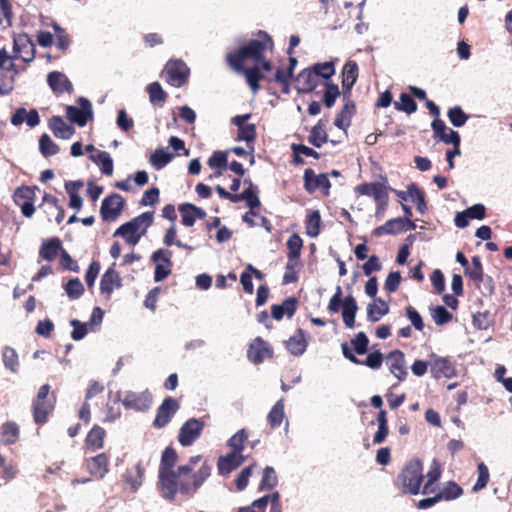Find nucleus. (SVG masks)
<instances>
[{"mask_svg":"<svg viewBox=\"0 0 512 512\" xmlns=\"http://www.w3.org/2000/svg\"><path fill=\"white\" fill-rule=\"evenodd\" d=\"M177 451L168 446L161 455L158 469V488L163 498L175 500L177 494L193 497L212 473V463L203 455L191 456L187 463L177 466Z\"/></svg>","mask_w":512,"mask_h":512,"instance_id":"1","label":"nucleus"},{"mask_svg":"<svg viewBox=\"0 0 512 512\" xmlns=\"http://www.w3.org/2000/svg\"><path fill=\"white\" fill-rule=\"evenodd\" d=\"M255 39H250L237 49L225 55V61L232 71L243 70V66L254 65L258 60L263 59L267 51L272 52L274 41L272 37L263 30H259Z\"/></svg>","mask_w":512,"mask_h":512,"instance_id":"2","label":"nucleus"},{"mask_svg":"<svg viewBox=\"0 0 512 512\" xmlns=\"http://www.w3.org/2000/svg\"><path fill=\"white\" fill-rule=\"evenodd\" d=\"M57 402L54 391L49 384L40 386L32 401L33 420L37 425H44L48 422L49 416L53 413Z\"/></svg>","mask_w":512,"mask_h":512,"instance_id":"3","label":"nucleus"},{"mask_svg":"<svg viewBox=\"0 0 512 512\" xmlns=\"http://www.w3.org/2000/svg\"><path fill=\"white\" fill-rule=\"evenodd\" d=\"M153 223V212H144L118 227L113 236H121L125 242L135 246Z\"/></svg>","mask_w":512,"mask_h":512,"instance_id":"4","label":"nucleus"},{"mask_svg":"<svg viewBox=\"0 0 512 512\" xmlns=\"http://www.w3.org/2000/svg\"><path fill=\"white\" fill-rule=\"evenodd\" d=\"M424 479L423 467L419 460L408 462L398 474L396 484L402 493L417 495Z\"/></svg>","mask_w":512,"mask_h":512,"instance_id":"5","label":"nucleus"},{"mask_svg":"<svg viewBox=\"0 0 512 512\" xmlns=\"http://www.w3.org/2000/svg\"><path fill=\"white\" fill-rule=\"evenodd\" d=\"M390 187L380 182L361 183L355 187V192L359 195L372 197L377 203V213L380 209L385 211L389 201Z\"/></svg>","mask_w":512,"mask_h":512,"instance_id":"6","label":"nucleus"},{"mask_svg":"<svg viewBox=\"0 0 512 512\" xmlns=\"http://www.w3.org/2000/svg\"><path fill=\"white\" fill-rule=\"evenodd\" d=\"M166 81L174 87L180 88L186 84L190 69L183 60H169L164 68Z\"/></svg>","mask_w":512,"mask_h":512,"instance_id":"7","label":"nucleus"},{"mask_svg":"<svg viewBox=\"0 0 512 512\" xmlns=\"http://www.w3.org/2000/svg\"><path fill=\"white\" fill-rule=\"evenodd\" d=\"M204 426L205 422L202 419H188L179 430V443L182 446L192 445L201 436Z\"/></svg>","mask_w":512,"mask_h":512,"instance_id":"8","label":"nucleus"},{"mask_svg":"<svg viewBox=\"0 0 512 512\" xmlns=\"http://www.w3.org/2000/svg\"><path fill=\"white\" fill-rule=\"evenodd\" d=\"M36 187L21 186L14 192V201L21 209L22 214L30 218L35 212L34 199L36 197Z\"/></svg>","mask_w":512,"mask_h":512,"instance_id":"9","label":"nucleus"},{"mask_svg":"<svg viewBox=\"0 0 512 512\" xmlns=\"http://www.w3.org/2000/svg\"><path fill=\"white\" fill-rule=\"evenodd\" d=\"M78 104L80 107L67 106L66 115L71 122L83 127L87 124L88 120L93 117L92 104L84 97L78 99Z\"/></svg>","mask_w":512,"mask_h":512,"instance_id":"10","label":"nucleus"},{"mask_svg":"<svg viewBox=\"0 0 512 512\" xmlns=\"http://www.w3.org/2000/svg\"><path fill=\"white\" fill-rule=\"evenodd\" d=\"M172 252L168 249H158L152 254L151 259L156 263L154 271V280L163 281L171 274L173 262L171 260Z\"/></svg>","mask_w":512,"mask_h":512,"instance_id":"11","label":"nucleus"},{"mask_svg":"<svg viewBox=\"0 0 512 512\" xmlns=\"http://www.w3.org/2000/svg\"><path fill=\"white\" fill-rule=\"evenodd\" d=\"M124 204V198L117 193L105 197L100 208V215L103 221H115L121 214Z\"/></svg>","mask_w":512,"mask_h":512,"instance_id":"12","label":"nucleus"},{"mask_svg":"<svg viewBox=\"0 0 512 512\" xmlns=\"http://www.w3.org/2000/svg\"><path fill=\"white\" fill-rule=\"evenodd\" d=\"M180 408L179 402L173 397H166L157 408L153 426L157 429L165 427Z\"/></svg>","mask_w":512,"mask_h":512,"instance_id":"13","label":"nucleus"},{"mask_svg":"<svg viewBox=\"0 0 512 512\" xmlns=\"http://www.w3.org/2000/svg\"><path fill=\"white\" fill-rule=\"evenodd\" d=\"M341 350L343 356L356 365H365L374 370H377L382 366L383 355L380 351L371 352L367 355L365 360H361L353 353L352 349L346 342L341 344Z\"/></svg>","mask_w":512,"mask_h":512,"instance_id":"14","label":"nucleus"},{"mask_svg":"<svg viewBox=\"0 0 512 512\" xmlns=\"http://www.w3.org/2000/svg\"><path fill=\"white\" fill-rule=\"evenodd\" d=\"M116 264L113 263L102 275L100 280V292L106 300L111 299V295L115 289L122 287V278L116 270Z\"/></svg>","mask_w":512,"mask_h":512,"instance_id":"15","label":"nucleus"},{"mask_svg":"<svg viewBox=\"0 0 512 512\" xmlns=\"http://www.w3.org/2000/svg\"><path fill=\"white\" fill-rule=\"evenodd\" d=\"M298 93H311L319 85H324L313 67L302 70L295 79Z\"/></svg>","mask_w":512,"mask_h":512,"instance_id":"16","label":"nucleus"},{"mask_svg":"<svg viewBox=\"0 0 512 512\" xmlns=\"http://www.w3.org/2000/svg\"><path fill=\"white\" fill-rule=\"evenodd\" d=\"M152 401V394L149 392V390L142 392L129 391L124 396L123 405L127 409H134L136 411L144 412L151 407Z\"/></svg>","mask_w":512,"mask_h":512,"instance_id":"17","label":"nucleus"},{"mask_svg":"<svg viewBox=\"0 0 512 512\" xmlns=\"http://www.w3.org/2000/svg\"><path fill=\"white\" fill-rule=\"evenodd\" d=\"M415 228L416 224L414 222H408L407 219L397 217L388 220L384 225L376 227L373 230V235L376 237L386 234L396 235L407 230H414Z\"/></svg>","mask_w":512,"mask_h":512,"instance_id":"18","label":"nucleus"},{"mask_svg":"<svg viewBox=\"0 0 512 512\" xmlns=\"http://www.w3.org/2000/svg\"><path fill=\"white\" fill-rule=\"evenodd\" d=\"M304 188L308 193H314L317 189H322L325 195H328L331 183L327 174L316 175L314 170L307 168L304 171Z\"/></svg>","mask_w":512,"mask_h":512,"instance_id":"19","label":"nucleus"},{"mask_svg":"<svg viewBox=\"0 0 512 512\" xmlns=\"http://www.w3.org/2000/svg\"><path fill=\"white\" fill-rule=\"evenodd\" d=\"M431 127L434 133V139L442 141L445 144H452L453 146H457V143L461 142L459 133L448 128L445 122L440 118L434 119L431 123Z\"/></svg>","mask_w":512,"mask_h":512,"instance_id":"20","label":"nucleus"},{"mask_svg":"<svg viewBox=\"0 0 512 512\" xmlns=\"http://www.w3.org/2000/svg\"><path fill=\"white\" fill-rule=\"evenodd\" d=\"M247 357L253 364H260L273 357V350L261 337H256L248 347Z\"/></svg>","mask_w":512,"mask_h":512,"instance_id":"21","label":"nucleus"},{"mask_svg":"<svg viewBox=\"0 0 512 512\" xmlns=\"http://www.w3.org/2000/svg\"><path fill=\"white\" fill-rule=\"evenodd\" d=\"M14 58L23 62H30L35 58V45L26 34L19 35L14 39Z\"/></svg>","mask_w":512,"mask_h":512,"instance_id":"22","label":"nucleus"},{"mask_svg":"<svg viewBox=\"0 0 512 512\" xmlns=\"http://www.w3.org/2000/svg\"><path fill=\"white\" fill-rule=\"evenodd\" d=\"M431 373L434 378L439 379L442 377L452 378L456 375L454 364L446 357H439L436 354H431Z\"/></svg>","mask_w":512,"mask_h":512,"instance_id":"23","label":"nucleus"},{"mask_svg":"<svg viewBox=\"0 0 512 512\" xmlns=\"http://www.w3.org/2000/svg\"><path fill=\"white\" fill-rule=\"evenodd\" d=\"M246 460L241 453L229 452L225 456H220L217 461L218 473L222 476H228L231 472L239 468Z\"/></svg>","mask_w":512,"mask_h":512,"instance_id":"24","label":"nucleus"},{"mask_svg":"<svg viewBox=\"0 0 512 512\" xmlns=\"http://www.w3.org/2000/svg\"><path fill=\"white\" fill-rule=\"evenodd\" d=\"M86 468L92 477L102 479L109 471V457L106 453H100L86 459Z\"/></svg>","mask_w":512,"mask_h":512,"instance_id":"25","label":"nucleus"},{"mask_svg":"<svg viewBox=\"0 0 512 512\" xmlns=\"http://www.w3.org/2000/svg\"><path fill=\"white\" fill-rule=\"evenodd\" d=\"M47 82L49 87L55 94H63L65 92L71 93L73 91V85L71 81L62 72H50L47 75Z\"/></svg>","mask_w":512,"mask_h":512,"instance_id":"26","label":"nucleus"},{"mask_svg":"<svg viewBox=\"0 0 512 512\" xmlns=\"http://www.w3.org/2000/svg\"><path fill=\"white\" fill-rule=\"evenodd\" d=\"M387 361L389 362L390 372L399 380L403 381L407 376L405 368V356L400 350L391 351L387 355Z\"/></svg>","mask_w":512,"mask_h":512,"instance_id":"27","label":"nucleus"},{"mask_svg":"<svg viewBox=\"0 0 512 512\" xmlns=\"http://www.w3.org/2000/svg\"><path fill=\"white\" fill-rule=\"evenodd\" d=\"M179 211L181 213V222L184 226L191 227L194 225L196 219H204L206 212L194 204L183 203L179 205Z\"/></svg>","mask_w":512,"mask_h":512,"instance_id":"28","label":"nucleus"},{"mask_svg":"<svg viewBox=\"0 0 512 512\" xmlns=\"http://www.w3.org/2000/svg\"><path fill=\"white\" fill-rule=\"evenodd\" d=\"M62 242L59 238L53 237L44 240L39 249V256L49 262L54 261L63 250Z\"/></svg>","mask_w":512,"mask_h":512,"instance_id":"29","label":"nucleus"},{"mask_svg":"<svg viewBox=\"0 0 512 512\" xmlns=\"http://www.w3.org/2000/svg\"><path fill=\"white\" fill-rule=\"evenodd\" d=\"M297 304L298 300L296 298H286L282 304H274L271 306V315L277 321L282 320L284 315L291 318L297 310Z\"/></svg>","mask_w":512,"mask_h":512,"instance_id":"30","label":"nucleus"},{"mask_svg":"<svg viewBox=\"0 0 512 512\" xmlns=\"http://www.w3.org/2000/svg\"><path fill=\"white\" fill-rule=\"evenodd\" d=\"M105 437L106 431L104 428L94 425L85 438V449L91 452L101 449L104 446Z\"/></svg>","mask_w":512,"mask_h":512,"instance_id":"31","label":"nucleus"},{"mask_svg":"<svg viewBox=\"0 0 512 512\" xmlns=\"http://www.w3.org/2000/svg\"><path fill=\"white\" fill-rule=\"evenodd\" d=\"M48 126L57 138L69 139L75 133L74 127L68 125L61 116H52L49 119Z\"/></svg>","mask_w":512,"mask_h":512,"instance_id":"32","label":"nucleus"},{"mask_svg":"<svg viewBox=\"0 0 512 512\" xmlns=\"http://www.w3.org/2000/svg\"><path fill=\"white\" fill-rule=\"evenodd\" d=\"M238 74H243L246 78L247 84L249 85L253 94H256L260 90L259 82L265 79L264 74L260 71L257 65L243 66V70L235 71Z\"/></svg>","mask_w":512,"mask_h":512,"instance_id":"33","label":"nucleus"},{"mask_svg":"<svg viewBox=\"0 0 512 512\" xmlns=\"http://www.w3.org/2000/svg\"><path fill=\"white\" fill-rule=\"evenodd\" d=\"M308 346L303 329H298L286 342V349L294 356H301Z\"/></svg>","mask_w":512,"mask_h":512,"instance_id":"34","label":"nucleus"},{"mask_svg":"<svg viewBox=\"0 0 512 512\" xmlns=\"http://www.w3.org/2000/svg\"><path fill=\"white\" fill-rule=\"evenodd\" d=\"M356 106L355 103L352 100H347L340 112L336 115V118L334 120V125L338 127L339 129L344 130V132H347L348 127L351 124V118L355 114Z\"/></svg>","mask_w":512,"mask_h":512,"instance_id":"35","label":"nucleus"},{"mask_svg":"<svg viewBox=\"0 0 512 512\" xmlns=\"http://www.w3.org/2000/svg\"><path fill=\"white\" fill-rule=\"evenodd\" d=\"M245 182H249V187L240 194L236 193V203L244 200L250 210L259 208L261 203L258 197V188L253 186L250 179H245Z\"/></svg>","mask_w":512,"mask_h":512,"instance_id":"36","label":"nucleus"},{"mask_svg":"<svg viewBox=\"0 0 512 512\" xmlns=\"http://www.w3.org/2000/svg\"><path fill=\"white\" fill-rule=\"evenodd\" d=\"M358 310L356 300L352 295L345 297L343 300L342 318L348 328L355 326V315Z\"/></svg>","mask_w":512,"mask_h":512,"instance_id":"37","label":"nucleus"},{"mask_svg":"<svg viewBox=\"0 0 512 512\" xmlns=\"http://www.w3.org/2000/svg\"><path fill=\"white\" fill-rule=\"evenodd\" d=\"M20 435L19 426L15 422H5L1 426L0 442L11 445L18 441Z\"/></svg>","mask_w":512,"mask_h":512,"instance_id":"38","label":"nucleus"},{"mask_svg":"<svg viewBox=\"0 0 512 512\" xmlns=\"http://www.w3.org/2000/svg\"><path fill=\"white\" fill-rule=\"evenodd\" d=\"M144 479V468L141 462H138L133 468L127 469L124 474V481L130 485L132 490H137Z\"/></svg>","mask_w":512,"mask_h":512,"instance_id":"39","label":"nucleus"},{"mask_svg":"<svg viewBox=\"0 0 512 512\" xmlns=\"http://www.w3.org/2000/svg\"><path fill=\"white\" fill-rule=\"evenodd\" d=\"M358 77V65L355 61L350 60L345 63L342 70V86L344 89L350 90L355 84Z\"/></svg>","mask_w":512,"mask_h":512,"instance_id":"40","label":"nucleus"},{"mask_svg":"<svg viewBox=\"0 0 512 512\" xmlns=\"http://www.w3.org/2000/svg\"><path fill=\"white\" fill-rule=\"evenodd\" d=\"M389 312L388 304L381 298H376L374 303L369 304L367 307V317L371 322L379 321L384 315Z\"/></svg>","mask_w":512,"mask_h":512,"instance_id":"41","label":"nucleus"},{"mask_svg":"<svg viewBox=\"0 0 512 512\" xmlns=\"http://www.w3.org/2000/svg\"><path fill=\"white\" fill-rule=\"evenodd\" d=\"M328 141V136L325 131V124L322 119H320L316 125H314L311 129L310 135L308 136V142L320 148L323 144Z\"/></svg>","mask_w":512,"mask_h":512,"instance_id":"42","label":"nucleus"},{"mask_svg":"<svg viewBox=\"0 0 512 512\" xmlns=\"http://www.w3.org/2000/svg\"><path fill=\"white\" fill-rule=\"evenodd\" d=\"M306 234L312 238L317 237L321 231V215L318 210L311 211L305 220Z\"/></svg>","mask_w":512,"mask_h":512,"instance_id":"43","label":"nucleus"},{"mask_svg":"<svg viewBox=\"0 0 512 512\" xmlns=\"http://www.w3.org/2000/svg\"><path fill=\"white\" fill-rule=\"evenodd\" d=\"M377 424L378 429L373 436V443L381 444L385 441L387 435L389 434L387 412L385 410L379 411L377 416Z\"/></svg>","mask_w":512,"mask_h":512,"instance_id":"44","label":"nucleus"},{"mask_svg":"<svg viewBox=\"0 0 512 512\" xmlns=\"http://www.w3.org/2000/svg\"><path fill=\"white\" fill-rule=\"evenodd\" d=\"M91 160L99 166L103 174L108 176L113 174V160L108 152L98 151L96 155H91Z\"/></svg>","mask_w":512,"mask_h":512,"instance_id":"45","label":"nucleus"},{"mask_svg":"<svg viewBox=\"0 0 512 512\" xmlns=\"http://www.w3.org/2000/svg\"><path fill=\"white\" fill-rule=\"evenodd\" d=\"M41 206H48L49 208L55 209V214L53 216L57 224H60L64 220L65 211L57 197L49 193H45L42 199Z\"/></svg>","mask_w":512,"mask_h":512,"instance_id":"46","label":"nucleus"},{"mask_svg":"<svg viewBox=\"0 0 512 512\" xmlns=\"http://www.w3.org/2000/svg\"><path fill=\"white\" fill-rule=\"evenodd\" d=\"M284 416V399H280L275 403V405L271 408L270 412L268 413V424L272 429L277 428L281 425Z\"/></svg>","mask_w":512,"mask_h":512,"instance_id":"47","label":"nucleus"},{"mask_svg":"<svg viewBox=\"0 0 512 512\" xmlns=\"http://www.w3.org/2000/svg\"><path fill=\"white\" fill-rule=\"evenodd\" d=\"M149 100L153 105L163 106L167 99L166 92L162 89L159 82L150 83L147 88Z\"/></svg>","mask_w":512,"mask_h":512,"instance_id":"48","label":"nucleus"},{"mask_svg":"<svg viewBox=\"0 0 512 512\" xmlns=\"http://www.w3.org/2000/svg\"><path fill=\"white\" fill-rule=\"evenodd\" d=\"M51 26L54 30L57 49L60 50L62 53H65L71 44L70 35L66 32L64 28H62L56 22H53Z\"/></svg>","mask_w":512,"mask_h":512,"instance_id":"49","label":"nucleus"},{"mask_svg":"<svg viewBox=\"0 0 512 512\" xmlns=\"http://www.w3.org/2000/svg\"><path fill=\"white\" fill-rule=\"evenodd\" d=\"M286 246L288 249L287 259L300 260L303 240L297 233H293L288 238Z\"/></svg>","mask_w":512,"mask_h":512,"instance_id":"50","label":"nucleus"},{"mask_svg":"<svg viewBox=\"0 0 512 512\" xmlns=\"http://www.w3.org/2000/svg\"><path fill=\"white\" fill-rule=\"evenodd\" d=\"M437 494L441 497V501H452L463 494V489L456 482L449 481L439 492H437Z\"/></svg>","mask_w":512,"mask_h":512,"instance_id":"51","label":"nucleus"},{"mask_svg":"<svg viewBox=\"0 0 512 512\" xmlns=\"http://www.w3.org/2000/svg\"><path fill=\"white\" fill-rule=\"evenodd\" d=\"M300 260L287 259L285 273L283 275V283L290 284L298 281V273L301 269Z\"/></svg>","mask_w":512,"mask_h":512,"instance_id":"52","label":"nucleus"},{"mask_svg":"<svg viewBox=\"0 0 512 512\" xmlns=\"http://www.w3.org/2000/svg\"><path fill=\"white\" fill-rule=\"evenodd\" d=\"M2 359L4 366L13 373L18 372L19 358L16 350L12 347L6 346L2 352Z\"/></svg>","mask_w":512,"mask_h":512,"instance_id":"53","label":"nucleus"},{"mask_svg":"<svg viewBox=\"0 0 512 512\" xmlns=\"http://www.w3.org/2000/svg\"><path fill=\"white\" fill-rule=\"evenodd\" d=\"M465 275L476 283L483 281L484 272L479 256L472 257V265L465 268Z\"/></svg>","mask_w":512,"mask_h":512,"instance_id":"54","label":"nucleus"},{"mask_svg":"<svg viewBox=\"0 0 512 512\" xmlns=\"http://www.w3.org/2000/svg\"><path fill=\"white\" fill-rule=\"evenodd\" d=\"M39 150L44 157L56 155L60 148L48 134L41 135L39 139Z\"/></svg>","mask_w":512,"mask_h":512,"instance_id":"55","label":"nucleus"},{"mask_svg":"<svg viewBox=\"0 0 512 512\" xmlns=\"http://www.w3.org/2000/svg\"><path fill=\"white\" fill-rule=\"evenodd\" d=\"M278 483V478L273 467L267 466L263 470L262 479L259 484V490H271Z\"/></svg>","mask_w":512,"mask_h":512,"instance_id":"56","label":"nucleus"},{"mask_svg":"<svg viewBox=\"0 0 512 512\" xmlns=\"http://www.w3.org/2000/svg\"><path fill=\"white\" fill-rule=\"evenodd\" d=\"M395 109L399 111H403L407 114H412L417 111V103L414 99L407 93H401L399 97V101L394 102Z\"/></svg>","mask_w":512,"mask_h":512,"instance_id":"57","label":"nucleus"},{"mask_svg":"<svg viewBox=\"0 0 512 512\" xmlns=\"http://www.w3.org/2000/svg\"><path fill=\"white\" fill-rule=\"evenodd\" d=\"M248 439V434L245 429L236 432L228 441L227 446L231 448V452L241 453L244 450L245 442Z\"/></svg>","mask_w":512,"mask_h":512,"instance_id":"58","label":"nucleus"},{"mask_svg":"<svg viewBox=\"0 0 512 512\" xmlns=\"http://www.w3.org/2000/svg\"><path fill=\"white\" fill-rule=\"evenodd\" d=\"M408 194L412 201L415 203L416 209L420 213H424L427 209L424 192L419 189L416 184L412 183L408 186Z\"/></svg>","mask_w":512,"mask_h":512,"instance_id":"59","label":"nucleus"},{"mask_svg":"<svg viewBox=\"0 0 512 512\" xmlns=\"http://www.w3.org/2000/svg\"><path fill=\"white\" fill-rule=\"evenodd\" d=\"M64 290L71 300H75L80 298L84 292V286L79 278H72L70 279L65 285Z\"/></svg>","mask_w":512,"mask_h":512,"instance_id":"60","label":"nucleus"},{"mask_svg":"<svg viewBox=\"0 0 512 512\" xmlns=\"http://www.w3.org/2000/svg\"><path fill=\"white\" fill-rule=\"evenodd\" d=\"M353 347L352 351L356 355H364L368 351L369 339L364 332H359L350 341Z\"/></svg>","mask_w":512,"mask_h":512,"instance_id":"61","label":"nucleus"},{"mask_svg":"<svg viewBox=\"0 0 512 512\" xmlns=\"http://www.w3.org/2000/svg\"><path fill=\"white\" fill-rule=\"evenodd\" d=\"M312 67L316 71V73L318 74V76L320 77V79L323 81L324 84L330 83L329 79L335 73V66L332 61L317 63Z\"/></svg>","mask_w":512,"mask_h":512,"instance_id":"62","label":"nucleus"},{"mask_svg":"<svg viewBox=\"0 0 512 512\" xmlns=\"http://www.w3.org/2000/svg\"><path fill=\"white\" fill-rule=\"evenodd\" d=\"M172 159V155L163 149H156L150 156L151 165L157 170L165 167Z\"/></svg>","mask_w":512,"mask_h":512,"instance_id":"63","label":"nucleus"},{"mask_svg":"<svg viewBox=\"0 0 512 512\" xmlns=\"http://www.w3.org/2000/svg\"><path fill=\"white\" fill-rule=\"evenodd\" d=\"M447 116L451 124L455 127H462L468 120V115L460 106H454L448 110Z\"/></svg>","mask_w":512,"mask_h":512,"instance_id":"64","label":"nucleus"}]
</instances>
